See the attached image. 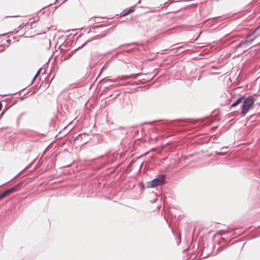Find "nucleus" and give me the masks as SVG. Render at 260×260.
Listing matches in <instances>:
<instances>
[{"label": "nucleus", "mask_w": 260, "mask_h": 260, "mask_svg": "<svg viewBox=\"0 0 260 260\" xmlns=\"http://www.w3.org/2000/svg\"><path fill=\"white\" fill-rule=\"evenodd\" d=\"M134 11V9L133 8H131L130 9H129L128 11H127V12H123V13L122 14L123 16H126L127 15V14H128L129 13H131L132 12Z\"/></svg>", "instance_id": "nucleus-5"}, {"label": "nucleus", "mask_w": 260, "mask_h": 260, "mask_svg": "<svg viewBox=\"0 0 260 260\" xmlns=\"http://www.w3.org/2000/svg\"><path fill=\"white\" fill-rule=\"evenodd\" d=\"M165 180V176L161 175L157 177L148 183V187L150 188L154 187L164 183Z\"/></svg>", "instance_id": "nucleus-2"}, {"label": "nucleus", "mask_w": 260, "mask_h": 260, "mask_svg": "<svg viewBox=\"0 0 260 260\" xmlns=\"http://www.w3.org/2000/svg\"><path fill=\"white\" fill-rule=\"evenodd\" d=\"M41 69L39 70L37 73V74H36V75L35 76L34 79H33V80L34 81L36 78L39 75V74H40V72H41Z\"/></svg>", "instance_id": "nucleus-6"}, {"label": "nucleus", "mask_w": 260, "mask_h": 260, "mask_svg": "<svg viewBox=\"0 0 260 260\" xmlns=\"http://www.w3.org/2000/svg\"><path fill=\"white\" fill-rule=\"evenodd\" d=\"M255 38L256 37H252V36H250L246 39L244 43L246 45L250 44L255 39Z\"/></svg>", "instance_id": "nucleus-4"}, {"label": "nucleus", "mask_w": 260, "mask_h": 260, "mask_svg": "<svg viewBox=\"0 0 260 260\" xmlns=\"http://www.w3.org/2000/svg\"><path fill=\"white\" fill-rule=\"evenodd\" d=\"M137 76V75H132L131 76H127L126 79L130 78H135Z\"/></svg>", "instance_id": "nucleus-7"}, {"label": "nucleus", "mask_w": 260, "mask_h": 260, "mask_svg": "<svg viewBox=\"0 0 260 260\" xmlns=\"http://www.w3.org/2000/svg\"><path fill=\"white\" fill-rule=\"evenodd\" d=\"M255 100L253 96L250 95L247 98L241 96L237 99L234 103H233L231 107H235L242 102L241 105V113L243 115H245L252 108Z\"/></svg>", "instance_id": "nucleus-1"}, {"label": "nucleus", "mask_w": 260, "mask_h": 260, "mask_svg": "<svg viewBox=\"0 0 260 260\" xmlns=\"http://www.w3.org/2000/svg\"><path fill=\"white\" fill-rule=\"evenodd\" d=\"M20 183L13 186L0 194V200L9 196L10 194L20 189Z\"/></svg>", "instance_id": "nucleus-3"}, {"label": "nucleus", "mask_w": 260, "mask_h": 260, "mask_svg": "<svg viewBox=\"0 0 260 260\" xmlns=\"http://www.w3.org/2000/svg\"><path fill=\"white\" fill-rule=\"evenodd\" d=\"M2 108V104L0 102V111L1 110Z\"/></svg>", "instance_id": "nucleus-8"}]
</instances>
